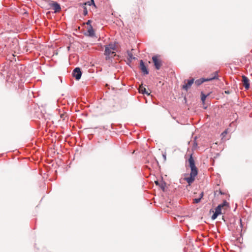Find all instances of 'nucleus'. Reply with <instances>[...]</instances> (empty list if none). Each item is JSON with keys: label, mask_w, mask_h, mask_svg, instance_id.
Here are the masks:
<instances>
[{"label": "nucleus", "mask_w": 252, "mask_h": 252, "mask_svg": "<svg viewBox=\"0 0 252 252\" xmlns=\"http://www.w3.org/2000/svg\"><path fill=\"white\" fill-rule=\"evenodd\" d=\"M128 56V60L131 61L132 60H134L135 58L133 57L132 54L130 52H128L127 53Z\"/></svg>", "instance_id": "obj_18"}, {"label": "nucleus", "mask_w": 252, "mask_h": 252, "mask_svg": "<svg viewBox=\"0 0 252 252\" xmlns=\"http://www.w3.org/2000/svg\"><path fill=\"white\" fill-rule=\"evenodd\" d=\"M218 79V71H215L211 75V76L209 77H207L206 78H201L200 79H197L195 81V84L196 86H199L203 82L206 81H210L213 80Z\"/></svg>", "instance_id": "obj_2"}, {"label": "nucleus", "mask_w": 252, "mask_h": 252, "mask_svg": "<svg viewBox=\"0 0 252 252\" xmlns=\"http://www.w3.org/2000/svg\"><path fill=\"white\" fill-rule=\"evenodd\" d=\"M221 208L220 206H218L215 209V212L212 216V220H215L217 217L221 213Z\"/></svg>", "instance_id": "obj_8"}, {"label": "nucleus", "mask_w": 252, "mask_h": 252, "mask_svg": "<svg viewBox=\"0 0 252 252\" xmlns=\"http://www.w3.org/2000/svg\"><path fill=\"white\" fill-rule=\"evenodd\" d=\"M87 32L88 35L90 37H94L95 35L94 31L92 25H90V26L88 28Z\"/></svg>", "instance_id": "obj_10"}, {"label": "nucleus", "mask_w": 252, "mask_h": 252, "mask_svg": "<svg viewBox=\"0 0 252 252\" xmlns=\"http://www.w3.org/2000/svg\"><path fill=\"white\" fill-rule=\"evenodd\" d=\"M83 9V14L84 16H86L88 14V10L86 6H81Z\"/></svg>", "instance_id": "obj_17"}, {"label": "nucleus", "mask_w": 252, "mask_h": 252, "mask_svg": "<svg viewBox=\"0 0 252 252\" xmlns=\"http://www.w3.org/2000/svg\"><path fill=\"white\" fill-rule=\"evenodd\" d=\"M140 68L144 74H148L149 73L148 69L142 60H140Z\"/></svg>", "instance_id": "obj_7"}, {"label": "nucleus", "mask_w": 252, "mask_h": 252, "mask_svg": "<svg viewBox=\"0 0 252 252\" xmlns=\"http://www.w3.org/2000/svg\"><path fill=\"white\" fill-rule=\"evenodd\" d=\"M92 5H94V7H96L95 3H94V0H91V1H88L85 2L84 3H80V6H84V5H85V6H86V5L91 6Z\"/></svg>", "instance_id": "obj_11"}, {"label": "nucleus", "mask_w": 252, "mask_h": 252, "mask_svg": "<svg viewBox=\"0 0 252 252\" xmlns=\"http://www.w3.org/2000/svg\"><path fill=\"white\" fill-rule=\"evenodd\" d=\"M139 91V92L142 94H149L147 92L146 88L142 86H140Z\"/></svg>", "instance_id": "obj_14"}, {"label": "nucleus", "mask_w": 252, "mask_h": 252, "mask_svg": "<svg viewBox=\"0 0 252 252\" xmlns=\"http://www.w3.org/2000/svg\"><path fill=\"white\" fill-rule=\"evenodd\" d=\"M163 157L164 160H165L166 159V155L165 154H163Z\"/></svg>", "instance_id": "obj_23"}, {"label": "nucleus", "mask_w": 252, "mask_h": 252, "mask_svg": "<svg viewBox=\"0 0 252 252\" xmlns=\"http://www.w3.org/2000/svg\"><path fill=\"white\" fill-rule=\"evenodd\" d=\"M50 5L55 10V12H59L61 9L60 5L56 1H52L50 3Z\"/></svg>", "instance_id": "obj_5"}, {"label": "nucleus", "mask_w": 252, "mask_h": 252, "mask_svg": "<svg viewBox=\"0 0 252 252\" xmlns=\"http://www.w3.org/2000/svg\"><path fill=\"white\" fill-rule=\"evenodd\" d=\"M92 22V21L91 20H89L87 22H86V24L87 25H89V27L91 25V23Z\"/></svg>", "instance_id": "obj_21"}, {"label": "nucleus", "mask_w": 252, "mask_h": 252, "mask_svg": "<svg viewBox=\"0 0 252 252\" xmlns=\"http://www.w3.org/2000/svg\"><path fill=\"white\" fill-rule=\"evenodd\" d=\"M195 179V177H192L190 175L189 177H186L185 180L188 182L189 185H190Z\"/></svg>", "instance_id": "obj_13"}, {"label": "nucleus", "mask_w": 252, "mask_h": 252, "mask_svg": "<svg viewBox=\"0 0 252 252\" xmlns=\"http://www.w3.org/2000/svg\"><path fill=\"white\" fill-rule=\"evenodd\" d=\"M203 192H201V193L200 194V197H199V198H200V199H201V198L203 197Z\"/></svg>", "instance_id": "obj_22"}, {"label": "nucleus", "mask_w": 252, "mask_h": 252, "mask_svg": "<svg viewBox=\"0 0 252 252\" xmlns=\"http://www.w3.org/2000/svg\"><path fill=\"white\" fill-rule=\"evenodd\" d=\"M155 183H156V184H158V182L157 181H156V182H155Z\"/></svg>", "instance_id": "obj_26"}, {"label": "nucleus", "mask_w": 252, "mask_h": 252, "mask_svg": "<svg viewBox=\"0 0 252 252\" xmlns=\"http://www.w3.org/2000/svg\"><path fill=\"white\" fill-rule=\"evenodd\" d=\"M200 200H201L200 198H195L193 199V203H198L199 202H200Z\"/></svg>", "instance_id": "obj_20"}, {"label": "nucleus", "mask_w": 252, "mask_h": 252, "mask_svg": "<svg viewBox=\"0 0 252 252\" xmlns=\"http://www.w3.org/2000/svg\"><path fill=\"white\" fill-rule=\"evenodd\" d=\"M243 85L246 90L250 88V83L249 79L245 76H242Z\"/></svg>", "instance_id": "obj_9"}, {"label": "nucleus", "mask_w": 252, "mask_h": 252, "mask_svg": "<svg viewBox=\"0 0 252 252\" xmlns=\"http://www.w3.org/2000/svg\"><path fill=\"white\" fill-rule=\"evenodd\" d=\"M190 167H194L195 166L194 159L191 155L189 159Z\"/></svg>", "instance_id": "obj_15"}, {"label": "nucleus", "mask_w": 252, "mask_h": 252, "mask_svg": "<svg viewBox=\"0 0 252 252\" xmlns=\"http://www.w3.org/2000/svg\"><path fill=\"white\" fill-rule=\"evenodd\" d=\"M228 204V203L226 201H224L222 204L219 205V206H220V208H222L225 206H226Z\"/></svg>", "instance_id": "obj_19"}, {"label": "nucleus", "mask_w": 252, "mask_h": 252, "mask_svg": "<svg viewBox=\"0 0 252 252\" xmlns=\"http://www.w3.org/2000/svg\"><path fill=\"white\" fill-rule=\"evenodd\" d=\"M225 94H229V92L228 91H225Z\"/></svg>", "instance_id": "obj_24"}, {"label": "nucleus", "mask_w": 252, "mask_h": 252, "mask_svg": "<svg viewBox=\"0 0 252 252\" xmlns=\"http://www.w3.org/2000/svg\"><path fill=\"white\" fill-rule=\"evenodd\" d=\"M190 168L191 172L190 175L192 177H195L197 174V170L196 166L190 167Z\"/></svg>", "instance_id": "obj_12"}, {"label": "nucleus", "mask_w": 252, "mask_h": 252, "mask_svg": "<svg viewBox=\"0 0 252 252\" xmlns=\"http://www.w3.org/2000/svg\"><path fill=\"white\" fill-rule=\"evenodd\" d=\"M117 46L115 43H110L105 46L104 55L106 60H111L116 56Z\"/></svg>", "instance_id": "obj_1"}, {"label": "nucleus", "mask_w": 252, "mask_h": 252, "mask_svg": "<svg viewBox=\"0 0 252 252\" xmlns=\"http://www.w3.org/2000/svg\"><path fill=\"white\" fill-rule=\"evenodd\" d=\"M209 94H207V95H206L205 94H204L203 93H201V101H202L203 103L204 102L207 96Z\"/></svg>", "instance_id": "obj_16"}, {"label": "nucleus", "mask_w": 252, "mask_h": 252, "mask_svg": "<svg viewBox=\"0 0 252 252\" xmlns=\"http://www.w3.org/2000/svg\"><path fill=\"white\" fill-rule=\"evenodd\" d=\"M239 220H240V225H241V226H242V220H241V219H240Z\"/></svg>", "instance_id": "obj_25"}, {"label": "nucleus", "mask_w": 252, "mask_h": 252, "mask_svg": "<svg viewBox=\"0 0 252 252\" xmlns=\"http://www.w3.org/2000/svg\"><path fill=\"white\" fill-rule=\"evenodd\" d=\"M152 60L154 63L155 68L157 70H159L162 64V61L160 59V57L158 55L154 56L152 57Z\"/></svg>", "instance_id": "obj_3"}, {"label": "nucleus", "mask_w": 252, "mask_h": 252, "mask_svg": "<svg viewBox=\"0 0 252 252\" xmlns=\"http://www.w3.org/2000/svg\"><path fill=\"white\" fill-rule=\"evenodd\" d=\"M194 79L192 78L190 80H188V82L186 83V81H185V84L183 86V89L188 91L189 89L190 88L191 85L194 82Z\"/></svg>", "instance_id": "obj_6"}, {"label": "nucleus", "mask_w": 252, "mask_h": 252, "mask_svg": "<svg viewBox=\"0 0 252 252\" xmlns=\"http://www.w3.org/2000/svg\"><path fill=\"white\" fill-rule=\"evenodd\" d=\"M73 76L77 80H79L82 76V72L79 67H76L72 72Z\"/></svg>", "instance_id": "obj_4"}]
</instances>
